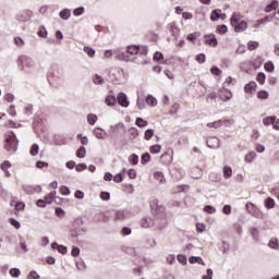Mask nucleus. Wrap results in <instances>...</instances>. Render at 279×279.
Returning <instances> with one entry per match:
<instances>
[{"mask_svg": "<svg viewBox=\"0 0 279 279\" xmlns=\"http://www.w3.org/2000/svg\"><path fill=\"white\" fill-rule=\"evenodd\" d=\"M37 36H39V38H47V28L40 27V29L37 33Z\"/></svg>", "mask_w": 279, "mask_h": 279, "instance_id": "47", "label": "nucleus"}, {"mask_svg": "<svg viewBox=\"0 0 279 279\" xmlns=\"http://www.w3.org/2000/svg\"><path fill=\"white\" fill-rule=\"evenodd\" d=\"M123 219H125V213L117 211L116 213V221H123Z\"/></svg>", "mask_w": 279, "mask_h": 279, "instance_id": "46", "label": "nucleus"}, {"mask_svg": "<svg viewBox=\"0 0 279 279\" xmlns=\"http://www.w3.org/2000/svg\"><path fill=\"white\" fill-rule=\"evenodd\" d=\"M9 274L12 278H19V276H21V270L19 268H12Z\"/></svg>", "mask_w": 279, "mask_h": 279, "instance_id": "41", "label": "nucleus"}, {"mask_svg": "<svg viewBox=\"0 0 279 279\" xmlns=\"http://www.w3.org/2000/svg\"><path fill=\"white\" fill-rule=\"evenodd\" d=\"M84 51L85 53H87V56H89V58H94L95 57V49L88 47V46H85L84 47Z\"/></svg>", "mask_w": 279, "mask_h": 279, "instance_id": "42", "label": "nucleus"}, {"mask_svg": "<svg viewBox=\"0 0 279 279\" xmlns=\"http://www.w3.org/2000/svg\"><path fill=\"white\" fill-rule=\"evenodd\" d=\"M204 44L208 47H217L219 41L217 40V36L215 34L204 35L203 37Z\"/></svg>", "mask_w": 279, "mask_h": 279, "instance_id": "4", "label": "nucleus"}, {"mask_svg": "<svg viewBox=\"0 0 279 279\" xmlns=\"http://www.w3.org/2000/svg\"><path fill=\"white\" fill-rule=\"evenodd\" d=\"M190 263L191 264L198 263V265H206V263H204V259H202V257H191Z\"/></svg>", "mask_w": 279, "mask_h": 279, "instance_id": "43", "label": "nucleus"}, {"mask_svg": "<svg viewBox=\"0 0 279 279\" xmlns=\"http://www.w3.org/2000/svg\"><path fill=\"white\" fill-rule=\"evenodd\" d=\"M60 17L63 19V21H66L71 17V11L65 9L60 12Z\"/></svg>", "mask_w": 279, "mask_h": 279, "instance_id": "28", "label": "nucleus"}, {"mask_svg": "<svg viewBox=\"0 0 279 279\" xmlns=\"http://www.w3.org/2000/svg\"><path fill=\"white\" fill-rule=\"evenodd\" d=\"M154 60H155V62H160V61L165 60V56L162 54V52L157 51L154 54Z\"/></svg>", "mask_w": 279, "mask_h": 279, "instance_id": "45", "label": "nucleus"}, {"mask_svg": "<svg viewBox=\"0 0 279 279\" xmlns=\"http://www.w3.org/2000/svg\"><path fill=\"white\" fill-rule=\"evenodd\" d=\"M11 206H15V210H25V203H23V202L16 203V202L12 201Z\"/></svg>", "mask_w": 279, "mask_h": 279, "instance_id": "24", "label": "nucleus"}, {"mask_svg": "<svg viewBox=\"0 0 279 279\" xmlns=\"http://www.w3.org/2000/svg\"><path fill=\"white\" fill-rule=\"evenodd\" d=\"M87 122L89 123V125H95V123H97V116L93 113L88 114Z\"/></svg>", "mask_w": 279, "mask_h": 279, "instance_id": "35", "label": "nucleus"}, {"mask_svg": "<svg viewBox=\"0 0 279 279\" xmlns=\"http://www.w3.org/2000/svg\"><path fill=\"white\" fill-rule=\"evenodd\" d=\"M252 65L255 69H260V66H263V57H257L252 61Z\"/></svg>", "mask_w": 279, "mask_h": 279, "instance_id": "21", "label": "nucleus"}, {"mask_svg": "<svg viewBox=\"0 0 279 279\" xmlns=\"http://www.w3.org/2000/svg\"><path fill=\"white\" fill-rule=\"evenodd\" d=\"M146 104H147V106H153V107L158 106V100L154 96L148 95L146 97Z\"/></svg>", "mask_w": 279, "mask_h": 279, "instance_id": "19", "label": "nucleus"}, {"mask_svg": "<svg viewBox=\"0 0 279 279\" xmlns=\"http://www.w3.org/2000/svg\"><path fill=\"white\" fill-rule=\"evenodd\" d=\"M150 154H160L162 151V146L160 144H155L149 147Z\"/></svg>", "mask_w": 279, "mask_h": 279, "instance_id": "20", "label": "nucleus"}, {"mask_svg": "<svg viewBox=\"0 0 279 279\" xmlns=\"http://www.w3.org/2000/svg\"><path fill=\"white\" fill-rule=\"evenodd\" d=\"M218 97L221 99V101H230V99H232V92L226 87H222L218 92Z\"/></svg>", "mask_w": 279, "mask_h": 279, "instance_id": "5", "label": "nucleus"}, {"mask_svg": "<svg viewBox=\"0 0 279 279\" xmlns=\"http://www.w3.org/2000/svg\"><path fill=\"white\" fill-rule=\"evenodd\" d=\"M39 149L38 144H33L29 150L31 156H38Z\"/></svg>", "mask_w": 279, "mask_h": 279, "instance_id": "36", "label": "nucleus"}, {"mask_svg": "<svg viewBox=\"0 0 279 279\" xmlns=\"http://www.w3.org/2000/svg\"><path fill=\"white\" fill-rule=\"evenodd\" d=\"M46 204H51L53 199H56V191L50 192L48 195L44 197Z\"/></svg>", "mask_w": 279, "mask_h": 279, "instance_id": "22", "label": "nucleus"}, {"mask_svg": "<svg viewBox=\"0 0 279 279\" xmlns=\"http://www.w3.org/2000/svg\"><path fill=\"white\" fill-rule=\"evenodd\" d=\"M199 36V33H191L187 35V40H190V43H195V40H197V37Z\"/></svg>", "mask_w": 279, "mask_h": 279, "instance_id": "44", "label": "nucleus"}, {"mask_svg": "<svg viewBox=\"0 0 279 279\" xmlns=\"http://www.w3.org/2000/svg\"><path fill=\"white\" fill-rule=\"evenodd\" d=\"M264 69L265 71H267L268 73H274L276 66L274 65V62L268 61L264 64Z\"/></svg>", "mask_w": 279, "mask_h": 279, "instance_id": "23", "label": "nucleus"}, {"mask_svg": "<svg viewBox=\"0 0 279 279\" xmlns=\"http://www.w3.org/2000/svg\"><path fill=\"white\" fill-rule=\"evenodd\" d=\"M265 80H267V77L265 76V73L259 72L256 76V82H258V84L263 85V84H265Z\"/></svg>", "mask_w": 279, "mask_h": 279, "instance_id": "34", "label": "nucleus"}, {"mask_svg": "<svg viewBox=\"0 0 279 279\" xmlns=\"http://www.w3.org/2000/svg\"><path fill=\"white\" fill-rule=\"evenodd\" d=\"M149 160H151V155H149V153H145L142 155V157H141L142 165H147V162H149Z\"/></svg>", "mask_w": 279, "mask_h": 279, "instance_id": "27", "label": "nucleus"}, {"mask_svg": "<svg viewBox=\"0 0 279 279\" xmlns=\"http://www.w3.org/2000/svg\"><path fill=\"white\" fill-rule=\"evenodd\" d=\"M147 120H144L143 118H137L135 125H137V128H147Z\"/></svg>", "mask_w": 279, "mask_h": 279, "instance_id": "29", "label": "nucleus"}, {"mask_svg": "<svg viewBox=\"0 0 279 279\" xmlns=\"http://www.w3.org/2000/svg\"><path fill=\"white\" fill-rule=\"evenodd\" d=\"M86 169V163H78L77 166H75V170L76 171H85Z\"/></svg>", "mask_w": 279, "mask_h": 279, "instance_id": "61", "label": "nucleus"}, {"mask_svg": "<svg viewBox=\"0 0 279 279\" xmlns=\"http://www.w3.org/2000/svg\"><path fill=\"white\" fill-rule=\"evenodd\" d=\"M138 51H141V46L126 47V53H130V56H137Z\"/></svg>", "mask_w": 279, "mask_h": 279, "instance_id": "12", "label": "nucleus"}, {"mask_svg": "<svg viewBox=\"0 0 279 279\" xmlns=\"http://www.w3.org/2000/svg\"><path fill=\"white\" fill-rule=\"evenodd\" d=\"M256 88H258L256 82L251 81L248 84L244 86V93H246V95H252L254 90H256Z\"/></svg>", "mask_w": 279, "mask_h": 279, "instance_id": "9", "label": "nucleus"}, {"mask_svg": "<svg viewBox=\"0 0 279 279\" xmlns=\"http://www.w3.org/2000/svg\"><path fill=\"white\" fill-rule=\"evenodd\" d=\"M4 149H7V151H16V149L19 148V140L16 138V134H14V132L9 131L4 134Z\"/></svg>", "mask_w": 279, "mask_h": 279, "instance_id": "2", "label": "nucleus"}, {"mask_svg": "<svg viewBox=\"0 0 279 279\" xmlns=\"http://www.w3.org/2000/svg\"><path fill=\"white\" fill-rule=\"evenodd\" d=\"M265 206L270 209V208H274L276 206V201H274V198L271 197H268L266 198L265 201Z\"/></svg>", "mask_w": 279, "mask_h": 279, "instance_id": "30", "label": "nucleus"}, {"mask_svg": "<svg viewBox=\"0 0 279 279\" xmlns=\"http://www.w3.org/2000/svg\"><path fill=\"white\" fill-rule=\"evenodd\" d=\"M222 173H223L225 180H230V178H232V167L223 166Z\"/></svg>", "mask_w": 279, "mask_h": 279, "instance_id": "11", "label": "nucleus"}, {"mask_svg": "<svg viewBox=\"0 0 279 279\" xmlns=\"http://www.w3.org/2000/svg\"><path fill=\"white\" fill-rule=\"evenodd\" d=\"M60 193H61V195H71V190H69L68 186L62 185V186L60 187Z\"/></svg>", "mask_w": 279, "mask_h": 279, "instance_id": "48", "label": "nucleus"}, {"mask_svg": "<svg viewBox=\"0 0 279 279\" xmlns=\"http://www.w3.org/2000/svg\"><path fill=\"white\" fill-rule=\"evenodd\" d=\"M117 101H118L119 106H121L122 108H128V106H130L128 96L124 93L118 94Z\"/></svg>", "mask_w": 279, "mask_h": 279, "instance_id": "7", "label": "nucleus"}, {"mask_svg": "<svg viewBox=\"0 0 279 279\" xmlns=\"http://www.w3.org/2000/svg\"><path fill=\"white\" fill-rule=\"evenodd\" d=\"M269 247H271L272 250H278L279 248V243H278V239H271L268 243Z\"/></svg>", "mask_w": 279, "mask_h": 279, "instance_id": "38", "label": "nucleus"}, {"mask_svg": "<svg viewBox=\"0 0 279 279\" xmlns=\"http://www.w3.org/2000/svg\"><path fill=\"white\" fill-rule=\"evenodd\" d=\"M160 160L163 165H171L173 162V151L167 150L160 156Z\"/></svg>", "mask_w": 279, "mask_h": 279, "instance_id": "8", "label": "nucleus"}, {"mask_svg": "<svg viewBox=\"0 0 279 279\" xmlns=\"http://www.w3.org/2000/svg\"><path fill=\"white\" fill-rule=\"evenodd\" d=\"M52 250H58L59 254H66L68 250L64 245H59L58 243L53 242L51 244Z\"/></svg>", "mask_w": 279, "mask_h": 279, "instance_id": "13", "label": "nucleus"}, {"mask_svg": "<svg viewBox=\"0 0 279 279\" xmlns=\"http://www.w3.org/2000/svg\"><path fill=\"white\" fill-rule=\"evenodd\" d=\"M57 217H64V209L57 207L54 210Z\"/></svg>", "mask_w": 279, "mask_h": 279, "instance_id": "58", "label": "nucleus"}, {"mask_svg": "<svg viewBox=\"0 0 279 279\" xmlns=\"http://www.w3.org/2000/svg\"><path fill=\"white\" fill-rule=\"evenodd\" d=\"M28 279H40V276L38 275V272L32 271V272L28 275Z\"/></svg>", "mask_w": 279, "mask_h": 279, "instance_id": "63", "label": "nucleus"}, {"mask_svg": "<svg viewBox=\"0 0 279 279\" xmlns=\"http://www.w3.org/2000/svg\"><path fill=\"white\" fill-rule=\"evenodd\" d=\"M202 279H213V269H207V275H204Z\"/></svg>", "mask_w": 279, "mask_h": 279, "instance_id": "62", "label": "nucleus"}, {"mask_svg": "<svg viewBox=\"0 0 279 279\" xmlns=\"http://www.w3.org/2000/svg\"><path fill=\"white\" fill-rule=\"evenodd\" d=\"M210 73H211L213 75L219 76V75H221L222 71H221V69H219V68H217V66H213V68L210 69Z\"/></svg>", "mask_w": 279, "mask_h": 279, "instance_id": "49", "label": "nucleus"}, {"mask_svg": "<svg viewBox=\"0 0 279 279\" xmlns=\"http://www.w3.org/2000/svg\"><path fill=\"white\" fill-rule=\"evenodd\" d=\"M77 138L81 140V143H82L83 145H87V144H88V137L82 136V134H78V135H77Z\"/></svg>", "mask_w": 279, "mask_h": 279, "instance_id": "60", "label": "nucleus"}, {"mask_svg": "<svg viewBox=\"0 0 279 279\" xmlns=\"http://www.w3.org/2000/svg\"><path fill=\"white\" fill-rule=\"evenodd\" d=\"M121 234L123 236H128V235L132 234V229L124 227V228H122Z\"/></svg>", "mask_w": 279, "mask_h": 279, "instance_id": "55", "label": "nucleus"}, {"mask_svg": "<svg viewBox=\"0 0 279 279\" xmlns=\"http://www.w3.org/2000/svg\"><path fill=\"white\" fill-rule=\"evenodd\" d=\"M14 44L16 45V47H23L25 45V41H23V38L21 37H15Z\"/></svg>", "mask_w": 279, "mask_h": 279, "instance_id": "51", "label": "nucleus"}, {"mask_svg": "<svg viewBox=\"0 0 279 279\" xmlns=\"http://www.w3.org/2000/svg\"><path fill=\"white\" fill-rule=\"evenodd\" d=\"M10 167H12V163H10V161L5 160L1 163L0 169H2V171L4 172L5 178H10V171L8 169H10Z\"/></svg>", "mask_w": 279, "mask_h": 279, "instance_id": "10", "label": "nucleus"}, {"mask_svg": "<svg viewBox=\"0 0 279 279\" xmlns=\"http://www.w3.org/2000/svg\"><path fill=\"white\" fill-rule=\"evenodd\" d=\"M155 180H158L162 184L165 182V174L161 171H157L154 173Z\"/></svg>", "mask_w": 279, "mask_h": 279, "instance_id": "32", "label": "nucleus"}, {"mask_svg": "<svg viewBox=\"0 0 279 279\" xmlns=\"http://www.w3.org/2000/svg\"><path fill=\"white\" fill-rule=\"evenodd\" d=\"M74 16H82V14H84V8H77L73 11Z\"/></svg>", "mask_w": 279, "mask_h": 279, "instance_id": "54", "label": "nucleus"}, {"mask_svg": "<svg viewBox=\"0 0 279 279\" xmlns=\"http://www.w3.org/2000/svg\"><path fill=\"white\" fill-rule=\"evenodd\" d=\"M100 198H102L105 202H108V199H110V193L101 192L100 193Z\"/></svg>", "mask_w": 279, "mask_h": 279, "instance_id": "59", "label": "nucleus"}, {"mask_svg": "<svg viewBox=\"0 0 279 279\" xmlns=\"http://www.w3.org/2000/svg\"><path fill=\"white\" fill-rule=\"evenodd\" d=\"M140 223L141 228H151L154 220H151V218H143Z\"/></svg>", "mask_w": 279, "mask_h": 279, "instance_id": "14", "label": "nucleus"}, {"mask_svg": "<svg viewBox=\"0 0 279 279\" xmlns=\"http://www.w3.org/2000/svg\"><path fill=\"white\" fill-rule=\"evenodd\" d=\"M276 119V117H266L263 120L264 125H274V120Z\"/></svg>", "mask_w": 279, "mask_h": 279, "instance_id": "40", "label": "nucleus"}, {"mask_svg": "<svg viewBox=\"0 0 279 279\" xmlns=\"http://www.w3.org/2000/svg\"><path fill=\"white\" fill-rule=\"evenodd\" d=\"M105 104L107 106H117V97H114L112 95L107 96L105 99Z\"/></svg>", "mask_w": 279, "mask_h": 279, "instance_id": "16", "label": "nucleus"}, {"mask_svg": "<svg viewBox=\"0 0 279 279\" xmlns=\"http://www.w3.org/2000/svg\"><path fill=\"white\" fill-rule=\"evenodd\" d=\"M256 158V153L255 151H250L248 154L245 155L244 160L245 162H252Z\"/></svg>", "mask_w": 279, "mask_h": 279, "instance_id": "33", "label": "nucleus"}, {"mask_svg": "<svg viewBox=\"0 0 279 279\" xmlns=\"http://www.w3.org/2000/svg\"><path fill=\"white\" fill-rule=\"evenodd\" d=\"M94 84H104V78L96 74L94 76Z\"/></svg>", "mask_w": 279, "mask_h": 279, "instance_id": "57", "label": "nucleus"}, {"mask_svg": "<svg viewBox=\"0 0 279 279\" xmlns=\"http://www.w3.org/2000/svg\"><path fill=\"white\" fill-rule=\"evenodd\" d=\"M230 25L234 28L236 34H241V32H245V29H247V22L243 20V15L239 12L232 13L230 17Z\"/></svg>", "mask_w": 279, "mask_h": 279, "instance_id": "1", "label": "nucleus"}, {"mask_svg": "<svg viewBox=\"0 0 279 279\" xmlns=\"http://www.w3.org/2000/svg\"><path fill=\"white\" fill-rule=\"evenodd\" d=\"M195 60L198 64H204V62H206V54L199 53L195 57Z\"/></svg>", "mask_w": 279, "mask_h": 279, "instance_id": "39", "label": "nucleus"}, {"mask_svg": "<svg viewBox=\"0 0 279 279\" xmlns=\"http://www.w3.org/2000/svg\"><path fill=\"white\" fill-rule=\"evenodd\" d=\"M216 34H220V36L228 34V26H226V24L218 25L216 28Z\"/></svg>", "mask_w": 279, "mask_h": 279, "instance_id": "18", "label": "nucleus"}, {"mask_svg": "<svg viewBox=\"0 0 279 279\" xmlns=\"http://www.w3.org/2000/svg\"><path fill=\"white\" fill-rule=\"evenodd\" d=\"M94 134L96 138H99L100 141H104V138H106V131L101 129H95Z\"/></svg>", "mask_w": 279, "mask_h": 279, "instance_id": "17", "label": "nucleus"}, {"mask_svg": "<svg viewBox=\"0 0 279 279\" xmlns=\"http://www.w3.org/2000/svg\"><path fill=\"white\" fill-rule=\"evenodd\" d=\"M274 10H278V0H272V1L265 8V12H274Z\"/></svg>", "mask_w": 279, "mask_h": 279, "instance_id": "15", "label": "nucleus"}, {"mask_svg": "<svg viewBox=\"0 0 279 279\" xmlns=\"http://www.w3.org/2000/svg\"><path fill=\"white\" fill-rule=\"evenodd\" d=\"M219 19H221V21H226V13H223L220 9H215L211 11L210 21H219Z\"/></svg>", "mask_w": 279, "mask_h": 279, "instance_id": "6", "label": "nucleus"}, {"mask_svg": "<svg viewBox=\"0 0 279 279\" xmlns=\"http://www.w3.org/2000/svg\"><path fill=\"white\" fill-rule=\"evenodd\" d=\"M128 175H129L130 180H136V170L129 169Z\"/></svg>", "mask_w": 279, "mask_h": 279, "instance_id": "53", "label": "nucleus"}, {"mask_svg": "<svg viewBox=\"0 0 279 279\" xmlns=\"http://www.w3.org/2000/svg\"><path fill=\"white\" fill-rule=\"evenodd\" d=\"M77 158H86V147L81 146L76 151Z\"/></svg>", "mask_w": 279, "mask_h": 279, "instance_id": "25", "label": "nucleus"}, {"mask_svg": "<svg viewBox=\"0 0 279 279\" xmlns=\"http://www.w3.org/2000/svg\"><path fill=\"white\" fill-rule=\"evenodd\" d=\"M272 128L274 130H279V119H277L276 117L272 120Z\"/></svg>", "mask_w": 279, "mask_h": 279, "instance_id": "64", "label": "nucleus"}, {"mask_svg": "<svg viewBox=\"0 0 279 279\" xmlns=\"http://www.w3.org/2000/svg\"><path fill=\"white\" fill-rule=\"evenodd\" d=\"M259 47L258 41H248L247 49L248 51H256V48Z\"/></svg>", "mask_w": 279, "mask_h": 279, "instance_id": "31", "label": "nucleus"}, {"mask_svg": "<svg viewBox=\"0 0 279 279\" xmlns=\"http://www.w3.org/2000/svg\"><path fill=\"white\" fill-rule=\"evenodd\" d=\"M10 223H11V226H14V228H15L16 230H19V229L21 228V222H19V220H16V219H14V218H11V219H10Z\"/></svg>", "mask_w": 279, "mask_h": 279, "instance_id": "52", "label": "nucleus"}, {"mask_svg": "<svg viewBox=\"0 0 279 279\" xmlns=\"http://www.w3.org/2000/svg\"><path fill=\"white\" fill-rule=\"evenodd\" d=\"M130 162H131L132 165H138V157H137L136 154L131 155V157H130Z\"/></svg>", "mask_w": 279, "mask_h": 279, "instance_id": "56", "label": "nucleus"}, {"mask_svg": "<svg viewBox=\"0 0 279 279\" xmlns=\"http://www.w3.org/2000/svg\"><path fill=\"white\" fill-rule=\"evenodd\" d=\"M4 101H8V104H12V101H14V94H5L4 95Z\"/></svg>", "mask_w": 279, "mask_h": 279, "instance_id": "50", "label": "nucleus"}, {"mask_svg": "<svg viewBox=\"0 0 279 279\" xmlns=\"http://www.w3.org/2000/svg\"><path fill=\"white\" fill-rule=\"evenodd\" d=\"M154 136V130L148 129L144 133L145 141H151V137Z\"/></svg>", "mask_w": 279, "mask_h": 279, "instance_id": "37", "label": "nucleus"}, {"mask_svg": "<svg viewBox=\"0 0 279 279\" xmlns=\"http://www.w3.org/2000/svg\"><path fill=\"white\" fill-rule=\"evenodd\" d=\"M257 99H262V100L269 99V93L267 90H259L257 93Z\"/></svg>", "mask_w": 279, "mask_h": 279, "instance_id": "26", "label": "nucleus"}, {"mask_svg": "<svg viewBox=\"0 0 279 279\" xmlns=\"http://www.w3.org/2000/svg\"><path fill=\"white\" fill-rule=\"evenodd\" d=\"M232 123V120L230 119H220L214 122H208L207 128L214 129V130H219L222 125H230Z\"/></svg>", "mask_w": 279, "mask_h": 279, "instance_id": "3", "label": "nucleus"}]
</instances>
